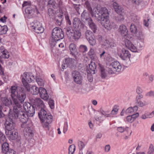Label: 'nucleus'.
Returning a JSON list of instances; mask_svg holds the SVG:
<instances>
[{
  "label": "nucleus",
  "mask_w": 154,
  "mask_h": 154,
  "mask_svg": "<svg viewBox=\"0 0 154 154\" xmlns=\"http://www.w3.org/2000/svg\"><path fill=\"white\" fill-rule=\"evenodd\" d=\"M122 67L120 63L118 61H115L112 63L109 66L108 69L109 74H113L116 72H120Z\"/></svg>",
  "instance_id": "obj_7"
},
{
  "label": "nucleus",
  "mask_w": 154,
  "mask_h": 154,
  "mask_svg": "<svg viewBox=\"0 0 154 154\" xmlns=\"http://www.w3.org/2000/svg\"><path fill=\"white\" fill-rule=\"evenodd\" d=\"M72 75L74 82L77 84H81L82 81V77L79 72L77 71H73Z\"/></svg>",
  "instance_id": "obj_12"
},
{
  "label": "nucleus",
  "mask_w": 154,
  "mask_h": 154,
  "mask_svg": "<svg viewBox=\"0 0 154 154\" xmlns=\"http://www.w3.org/2000/svg\"><path fill=\"white\" fill-rule=\"evenodd\" d=\"M136 103L138 106L140 107H142L148 104L146 101H142L141 100L136 102Z\"/></svg>",
  "instance_id": "obj_46"
},
{
  "label": "nucleus",
  "mask_w": 154,
  "mask_h": 154,
  "mask_svg": "<svg viewBox=\"0 0 154 154\" xmlns=\"http://www.w3.org/2000/svg\"><path fill=\"white\" fill-rule=\"evenodd\" d=\"M94 118L97 121L100 122H102L103 120V116L100 115V114L95 115Z\"/></svg>",
  "instance_id": "obj_43"
},
{
  "label": "nucleus",
  "mask_w": 154,
  "mask_h": 154,
  "mask_svg": "<svg viewBox=\"0 0 154 154\" xmlns=\"http://www.w3.org/2000/svg\"><path fill=\"white\" fill-rule=\"evenodd\" d=\"M7 140L6 137L5 135L1 132H0V142H6Z\"/></svg>",
  "instance_id": "obj_50"
},
{
  "label": "nucleus",
  "mask_w": 154,
  "mask_h": 154,
  "mask_svg": "<svg viewBox=\"0 0 154 154\" xmlns=\"http://www.w3.org/2000/svg\"><path fill=\"white\" fill-rule=\"evenodd\" d=\"M105 45L107 46L108 47L112 48L114 47L115 44L111 42L110 40H106L104 41Z\"/></svg>",
  "instance_id": "obj_40"
},
{
  "label": "nucleus",
  "mask_w": 154,
  "mask_h": 154,
  "mask_svg": "<svg viewBox=\"0 0 154 154\" xmlns=\"http://www.w3.org/2000/svg\"><path fill=\"white\" fill-rule=\"evenodd\" d=\"M23 108L26 112L29 113V112H32L33 111L35 113V109L33 106L31 107L30 103L28 102H25L23 103Z\"/></svg>",
  "instance_id": "obj_18"
},
{
  "label": "nucleus",
  "mask_w": 154,
  "mask_h": 154,
  "mask_svg": "<svg viewBox=\"0 0 154 154\" xmlns=\"http://www.w3.org/2000/svg\"><path fill=\"white\" fill-rule=\"evenodd\" d=\"M136 36L138 39L142 42L144 38V36L141 31H139L136 34Z\"/></svg>",
  "instance_id": "obj_39"
},
{
  "label": "nucleus",
  "mask_w": 154,
  "mask_h": 154,
  "mask_svg": "<svg viewBox=\"0 0 154 154\" xmlns=\"http://www.w3.org/2000/svg\"><path fill=\"white\" fill-rule=\"evenodd\" d=\"M1 56L2 58L8 59L10 55L8 52L6 50L2 53Z\"/></svg>",
  "instance_id": "obj_44"
},
{
  "label": "nucleus",
  "mask_w": 154,
  "mask_h": 154,
  "mask_svg": "<svg viewBox=\"0 0 154 154\" xmlns=\"http://www.w3.org/2000/svg\"><path fill=\"white\" fill-rule=\"evenodd\" d=\"M69 49L70 52V54L74 56L75 57L79 56V54L77 52L76 45L74 44L71 43L69 45Z\"/></svg>",
  "instance_id": "obj_15"
},
{
  "label": "nucleus",
  "mask_w": 154,
  "mask_h": 154,
  "mask_svg": "<svg viewBox=\"0 0 154 154\" xmlns=\"http://www.w3.org/2000/svg\"><path fill=\"white\" fill-rule=\"evenodd\" d=\"M136 97V102L140 100V99L143 98V95L142 94H139Z\"/></svg>",
  "instance_id": "obj_63"
},
{
  "label": "nucleus",
  "mask_w": 154,
  "mask_h": 154,
  "mask_svg": "<svg viewBox=\"0 0 154 154\" xmlns=\"http://www.w3.org/2000/svg\"><path fill=\"white\" fill-rule=\"evenodd\" d=\"M85 6L88 9V10L90 12L91 15L92 13H94L95 11V10L96 9H98L96 8H94L93 11H92V9L91 6L90 5L87 1H85Z\"/></svg>",
  "instance_id": "obj_32"
},
{
  "label": "nucleus",
  "mask_w": 154,
  "mask_h": 154,
  "mask_svg": "<svg viewBox=\"0 0 154 154\" xmlns=\"http://www.w3.org/2000/svg\"><path fill=\"white\" fill-rule=\"evenodd\" d=\"M89 68L91 74H94L95 70L96 68V66L95 63L91 61L90 63L89 64Z\"/></svg>",
  "instance_id": "obj_25"
},
{
  "label": "nucleus",
  "mask_w": 154,
  "mask_h": 154,
  "mask_svg": "<svg viewBox=\"0 0 154 154\" xmlns=\"http://www.w3.org/2000/svg\"><path fill=\"white\" fill-rule=\"evenodd\" d=\"M78 146L80 150H82L85 147V145L84 143L81 141H79L77 143Z\"/></svg>",
  "instance_id": "obj_47"
},
{
  "label": "nucleus",
  "mask_w": 154,
  "mask_h": 154,
  "mask_svg": "<svg viewBox=\"0 0 154 154\" xmlns=\"http://www.w3.org/2000/svg\"><path fill=\"white\" fill-rule=\"evenodd\" d=\"M73 26L75 28H82L83 24L81 22L80 19L78 18H75L73 21Z\"/></svg>",
  "instance_id": "obj_16"
},
{
  "label": "nucleus",
  "mask_w": 154,
  "mask_h": 154,
  "mask_svg": "<svg viewBox=\"0 0 154 154\" xmlns=\"http://www.w3.org/2000/svg\"><path fill=\"white\" fill-rule=\"evenodd\" d=\"M31 27L34 30L35 32L38 33H42L44 31L42 24L37 21H35L31 23Z\"/></svg>",
  "instance_id": "obj_9"
},
{
  "label": "nucleus",
  "mask_w": 154,
  "mask_h": 154,
  "mask_svg": "<svg viewBox=\"0 0 154 154\" xmlns=\"http://www.w3.org/2000/svg\"><path fill=\"white\" fill-rule=\"evenodd\" d=\"M88 56L91 60H94L96 57V55L94 49L91 48L88 53Z\"/></svg>",
  "instance_id": "obj_29"
},
{
  "label": "nucleus",
  "mask_w": 154,
  "mask_h": 154,
  "mask_svg": "<svg viewBox=\"0 0 154 154\" xmlns=\"http://www.w3.org/2000/svg\"><path fill=\"white\" fill-rule=\"evenodd\" d=\"M41 121L42 122V125L43 128H46L48 130H49L50 127L49 124L51 122H48L44 121Z\"/></svg>",
  "instance_id": "obj_45"
},
{
  "label": "nucleus",
  "mask_w": 154,
  "mask_h": 154,
  "mask_svg": "<svg viewBox=\"0 0 154 154\" xmlns=\"http://www.w3.org/2000/svg\"><path fill=\"white\" fill-rule=\"evenodd\" d=\"M79 48L80 51L83 52L87 51H88L87 48L85 45H81Z\"/></svg>",
  "instance_id": "obj_54"
},
{
  "label": "nucleus",
  "mask_w": 154,
  "mask_h": 154,
  "mask_svg": "<svg viewBox=\"0 0 154 154\" xmlns=\"http://www.w3.org/2000/svg\"><path fill=\"white\" fill-rule=\"evenodd\" d=\"M48 104L51 109L54 108V102L53 100L50 99L48 101Z\"/></svg>",
  "instance_id": "obj_55"
},
{
  "label": "nucleus",
  "mask_w": 154,
  "mask_h": 154,
  "mask_svg": "<svg viewBox=\"0 0 154 154\" xmlns=\"http://www.w3.org/2000/svg\"><path fill=\"white\" fill-rule=\"evenodd\" d=\"M2 151L4 153H5L10 149H9V146L8 144L5 142L2 145Z\"/></svg>",
  "instance_id": "obj_30"
},
{
  "label": "nucleus",
  "mask_w": 154,
  "mask_h": 154,
  "mask_svg": "<svg viewBox=\"0 0 154 154\" xmlns=\"http://www.w3.org/2000/svg\"><path fill=\"white\" fill-rule=\"evenodd\" d=\"M88 23L90 28L91 29L94 33H95L97 29V26L93 22L92 19L88 21Z\"/></svg>",
  "instance_id": "obj_28"
},
{
  "label": "nucleus",
  "mask_w": 154,
  "mask_h": 154,
  "mask_svg": "<svg viewBox=\"0 0 154 154\" xmlns=\"http://www.w3.org/2000/svg\"><path fill=\"white\" fill-rule=\"evenodd\" d=\"M145 96L146 97H154V91H150L147 93L146 94Z\"/></svg>",
  "instance_id": "obj_59"
},
{
  "label": "nucleus",
  "mask_w": 154,
  "mask_h": 154,
  "mask_svg": "<svg viewBox=\"0 0 154 154\" xmlns=\"http://www.w3.org/2000/svg\"><path fill=\"white\" fill-rule=\"evenodd\" d=\"M74 60V59L70 58H68L65 59L64 64L66 65L67 66L72 68L73 65Z\"/></svg>",
  "instance_id": "obj_21"
},
{
  "label": "nucleus",
  "mask_w": 154,
  "mask_h": 154,
  "mask_svg": "<svg viewBox=\"0 0 154 154\" xmlns=\"http://www.w3.org/2000/svg\"><path fill=\"white\" fill-rule=\"evenodd\" d=\"M12 96V97L14 102L13 105V112L12 113L10 112L9 115V119L8 120L14 121L19 118V112L21 110V108L22 107V104L24 102V97L21 95L17 96V98H16L15 95L14 94Z\"/></svg>",
  "instance_id": "obj_3"
},
{
  "label": "nucleus",
  "mask_w": 154,
  "mask_h": 154,
  "mask_svg": "<svg viewBox=\"0 0 154 154\" xmlns=\"http://www.w3.org/2000/svg\"><path fill=\"white\" fill-rule=\"evenodd\" d=\"M154 151V149L153 148V146L151 144L150 145L148 153V154H151Z\"/></svg>",
  "instance_id": "obj_60"
},
{
  "label": "nucleus",
  "mask_w": 154,
  "mask_h": 154,
  "mask_svg": "<svg viewBox=\"0 0 154 154\" xmlns=\"http://www.w3.org/2000/svg\"><path fill=\"white\" fill-rule=\"evenodd\" d=\"M34 105L37 107L41 108L42 109L45 107V105L43 101L40 98H37L35 99L34 100Z\"/></svg>",
  "instance_id": "obj_17"
},
{
  "label": "nucleus",
  "mask_w": 154,
  "mask_h": 154,
  "mask_svg": "<svg viewBox=\"0 0 154 154\" xmlns=\"http://www.w3.org/2000/svg\"><path fill=\"white\" fill-rule=\"evenodd\" d=\"M75 149V146L74 145H70L69 148V154H73Z\"/></svg>",
  "instance_id": "obj_52"
},
{
  "label": "nucleus",
  "mask_w": 154,
  "mask_h": 154,
  "mask_svg": "<svg viewBox=\"0 0 154 154\" xmlns=\"http://www.w3.org/2000/svg\"><path fill=\"white\" fill-rule=\"evenodd\" d=\"M48 13L49 16L51 17L54 16L55 11L53 10L52 8H49L48 10Z\"/></svg>",
  "instance_id": "obj_53"
},
{
  "label": "nucleus",
  "mask_w": 154,
  "mask_h": 154,
  "mask_svg": "<svg viewBox=\"0 0 154 154\" xmlns=\"http://www.w3.org/2000/svg\"><path fill=\"white\" fill-rule=\"evenodd\" d=\"M35 11V10L30 6L27 7L25 10L26 13L29 15V18L32 17Z\"/></svg>",
  "instance_id": "obj_23"
},
{
  "label": "nucleus",
  "mask_w": 154,
  "mask_h": 154,
  "mask_svg": "<svg viewBox=\"0 0 154 154\" xmlns=\"http://www.w3.org/2000/svg\"><path fill=\"white\" fill-rule=\"evenodd\" d=\"M124 42L125 46L128 49L132 44L131 41H129L128 39H125L124 40Z\"/></svg>",
  "instance_id": "obj_51"
},
{
  "label": "nucleus",
  "mask_w": 154,
  "mask_h": 154,
  "mask_svg": "<svg viewBox=\"0 0 154 154\" xmlns=\"http://www.w3.org/2000/svg\"><path fill=\"white\" fill-rule=\"evenodd\" d=\"M46 116L44 118L43 121L48 122H52L53 120L52 116L50 113H48Z\"/></svg>",
  "instance_id": "obj_38"
},
{
  "label": "nucleus",
  "mask_w": 154,
  "mask_h": 154,
  "mask_svg": "<svg viewBox=\"0 0 154 154\" xmlns=\"http://www.w3.org/2000/svg\"><path fill=\"white\" fill-rule=\"evenodd\" d=\"M22 82H31L34 80L35 77L33 75L30 73L24 72L21 76Z\"/></svg>",
  "instance_id": "obj_10"
},
{
  "label": "nucleus",
  "mask_w": 154,
  "mask_h": 154,
  "mask_svg": "<svg viewBox=\"0 0 154 154\" xmlns=\"http://www.w3.org/2000/svg\"><path fill=\"white\" fill-rule=\"evenodd\" d=\"M93 32L89 30H87L85 32V37L87 40L90 39L94 36Z\"/></svg>",
  "instance_id": "obj_37"
},
{
  "label": "nucleus",
  "mask_w": 154,
  "mask_h": 154,
  "mask_svg": "<svg viewBox=\"0 0 154 154\" xmlns=\"http://www.w3.org/2000/svg\"><path fill=\"white\" fill-rule=\"evenodd\" d=\"M138 110V107L137 106H134L133 108L129 107L126 110V113H131L137 111Z\"/></svg>",
  "instance_id": "obj_34"
},
{
  "label": "nucleus",
  "mask_w": 154,
  "mask_h": 154,
  "mask_svg": "<svg viewBox=\"0 0 154 154\" xmlns=\"http://www.w3.org/2000/svg\"><path fill=\"white\" fill-rule=\"evenodd\" d=\"M74 31L71 27H68L66 29V34L68 37H72Z\"/></svg>",
  "instance_id": "obj_33"
},
{
  "label": "nucleus",
  "mask_w": 154,
  "mask_h": 154,
  "mask_svg": "<svg viewBox=\"0 0 154 154\" xmlns=\"http://www.w3.org/2000/svg\"><path fill=\"white\" fill-rule=\"evenodd\" d=\"M81 35V33L79 31L75 30L74 32L72 37L75 40H76L80 38Z\"/></svg>",
  "instance_id": "obj_27"
},
{
  "label": "nucleus",
  "mask_w": 154,
  "mask_h": 154,
  "mask_svg": "<svg viewBox=\"0 0 154 154\" xmlns=\"http://www.w3.org/2000/svg\"><path fill=\"white\" fill-rule=\"evenodd\" d=\"M8 30V28L7 26H2L0 25V35L5 34Z\"/></svg>",
  "instance_id": "obj_35"
},
{
  "label": "nucleus",
  "mask_w": 154,
  "mask_h": 154,
  "mask_svg": "<svg viewBox=\"0 0 154 154\" xmlns=\"http://www.w3.org/2000/svg\"><path fill=\"white\" fill-rule=\"evenodd\" d=\"M65 19L66 21V23L67 24L69 25H71V22L69 19V16L67 14H65Z\"/></svg>",
  "instance_id": "obj_62"
},
{
  "label": "nucleus",
  "mask_w": 154,
  "mask_h": 154,
  "mask_svg": "<svg viewBox=\"0 0 154 154\" xmlns=\"http://www.w3.org/2000/svg\"><path fill=\"white\" fill-rule=\"evenodd\" d=\"M64 37L63 32L60 28H54L52 30V37L50 42L51 45L54 46L56 45V42L62 39Z\"/></svg>",
  "instance_id": "obj_4"
},
{
  "label": "nucleus",
  "mask_w": 154,
  "mask_h": 154,
  "mask_svg": "<svg viewBox=\"0 0 154 154\" xmlns=\"http://www.w3.org/2000/svg\"><path fill=\"white\" fill-rule=\"evenodd\" d=\"M126 119L127 122L130 123H132L134 121L131 116H127Z\"/></svg>",
  "instance_id": "obj_61"
},
{
  "label": "nucleus",
  "mask_w": 154,
  "mask_h": 154,
  "mask_svg": "<svg viewBox=\"0 0 154 154\" xmlns=\"http://www.w3.org/2000/svg\"><path fill=\"white\" fill-rule=\"evenodd\" d=\"M56 45L54 46L51 45L52 48H53L55 47L56 48H62L63 47L64 45L63 43H60L57 42H56Z\"/></svg>",
  "instance_id": "obj_48"
},
{
  "label": "nucleus",
  "mask_w": 154,
  "mask_h": 154,
  "mask_svg": "<svg viewBox=\"0 0 154 154\" xmlns=\"http://www.w3.org/2000/svg\"><path fill=\"white\" fill-rule=\"evenodd\" d=\"M91 15L94 17L97 21H100L102 26L106 29L110 30L115 27V23L110 22L109 20V14L108 11L105 7L101 8L100 9H96Z\"/></svg>",
  "instance_id": "obj_1"
},
{
  "label": "nucleus",
  "mask_w": 154,
  "mask_h": 154,
  "mask_svg": "<svg viewBox=\"0 0 154 154\" xmlns=\"http://www.w3.org/2000/svg\"><path fill=\"white\" fill-rule=\"evenodd\" d=\"M48 114L44 108L41 109L38 113L39 118L41 121H43L44 118Z\"/></svg>",
  "instance_id": "obj_22"
},
{
  "label": "nucleus",
  "mask_w": 154,
  "mask_h": 154,
  "mask_svg": "<svg viewBox=\"0 0 154 154\" xmlns=\"http://www.w3.org/2000/svg\"><path fill=\"white\" fill-rule=\"evenodd\" d=\"M113 6L115 11L117 13H119L121 11V8L119 5L116 2L113 3Z\"/></svg>",
  "instance_id": "obj_36"
},
{
  "label": "nucleus",
  "mask_w": 154,
  "mask_h": 154,
  "mask_svg": "<svg viewBox=\"0 0 154 154\" xmlns=\"http://www.w3.org/2000/svg\"><path fill=\"white\" fill-rule=\"evenodd\" d=\"M8 138L11 140H15L17 139L18 133L16 130L5 133Z\"/></svg>",
  "instance_id": "obj_13"
},
{
  "label": "nucleus",
  "mask_w": 154,
  "mask_h": 154,
  "mask_svg": "<svg viewBox=\"0 0 154 154\" xmlns=\"http://www.w3.org/2000/svg\"><path fill=\"white\" fill-rule=\"evenodd\" d=\"M21 89H20L18 88V86L16 84L11 86L9 89V92L11 99L10 98L6 97L1 98V100L3 105L8 107L12 105L13 106L14 102L11 95H14V94L15 95V98H17V97H18L17 96L20 97L19 95L20 96L21 95L24 97V101L26 97V94L23 91V89L21 88Z\"/></svg>",
  "instance_id": "obj_2"
},
{
  "label": "nucleus",
  "mask_w": 154,
  "mask_h": 154,
  "mask_svg": "<svg viewBox=\"0 0 154 154\" xmlns=\"http://www.w3.org/2000/svg\"><path fill=\"white\" fill-rule=\"evenodd\" d=\"M130 30L131 32L133 33H136L137 32V29L136 26L134 24H131L130 26Z\"/></svg>",
  "instance_id": "obj_42"
},
{
  "label": "nucleus",
  "mask_w": 154,
  "mask_h": 154,
  "mask_svg": "<svg viewBox=\"0 0 154 154\" xmlns=\"http://www.w3.org/2000/svg\"><path fill=\"white\" fill-rule=\"evenodd\" d=\"M22 83L24 88L28 91H30V86L29 84L27 82H22Z\"/></svg>",
  "instance_id": "obj_49"
},
{
  "label": "nucleus",
  "mask_w": 154,
  "mask_h": 154,
  "mask_svg": "<svg viewBox=\"0 0 154 154\" xmlns=\"http://www.w3.org/2000/svg\"><path fill=\"white\" fill-rule=\"evenodd\" d=\"M15 152L14 150L10 149L5 154H15Z\"/></svg>",
  "instance_id": "obj_64"
},
{
  "label": "nucleus",
  "mask_w": 154,
  "mask_h": 154,
  "mask_svg": "<svg viewBox=\"0 0 154 154\" xmlns=\"http://www.w3.org/2000/svg\"><path fill=\"white\" fill-rule=\"evenodd\" d=\"M81 18L83 21L85 20L88 22L92 19L90 17L89 14L86 10H84L82 14Z\"/></svg>",
  "instance_id": "obj_19"
},
{
  "label": "nucleus",
  "mask_w": 154,
  "mask_h": 154,
  "mask_svg": "<svg viewBox=\"0 0 154 154\" xmlns=\"http://www.w3.org/2000/svg\"><path fill=\"white\" fill-rule=\"evenodd\" d=\"M32 126L31 122H29L27 124H22L21 127L24 128L23 134L26 139H28L29 137L32 136V132L31 128Z\"/></svg>",
  "instance_id": "obj_8"
},
{
  "label": "nucleus",
  "mask_w": 154,
  "mask_h": 154,
  "mask_svg": "<svg viewBox=\"0 0 154 154\" xmlns=\"http://www.w3.org/2000/svg\"><path fill=\"white\" fill-rule=\"evenodd\" d=\"M19 118L20 120L22 122V124H27L29 122L31 121L29 119V117L32 116L34 114V112H29V113L25 112L24 111L21 110L19 112Z\"/></svg>",
  "instance_id": "obj_5"
},
{
  "label": "nucleus",
  "mask_w": 154,
  "mask_h": 154,
  "mask_svg": "<svg viewBox=\"0 0 154 154\" xmlns=\"http://www.w3.org/2000/svg\"><path fill=\"white\" fill-rule=\"evenodd\" d=\"M117 53L120 57L123 60L130 61L131 55L129 51L123 48L118 47Z\"/></svg>",
  "instance_id": "obj_6"
},
{
  "label": "nucleus",
  "mask_w": 154,
  "mask_h": 154,
  "mask_svg": "<svg viewBox=\"0 0 154 154\" xmlns=\"http://www.w3.org/2000/svg\"><path fill=\"white\" fill-rule=\"evenodd\" d=\"M39 93L40 94V97L42 99L46 101L48 100L49 96L45 89L42 87H40Z\"/></svg>",
  "instance_id": "obj_14"
},
{
  "label": "nucleus",
  "mask_w": 154,
  "mask_h": 154,
  "mask_svg": "<svg viewBox=\"0 0 154 154\" xmlns=\"http://www.w3.org/2000/svg\"><path fill=\"white\" fill-rule=\"evenodd\" d=\"M118 110V109L116 106H114L113 109L111 112V114L112 115H116L117 114Z\"/></svg>",
  "instance_id": "obj_57"
},
{
  "label": "nucleus",
  "mask_w": 154,
  "mask_h": 154,
  "mask_svg": "<svg viewBox=\"0 0 154 154\" xmlns=\"http://www.w3.org/2000/svg\"><path fill=\"white\" fill-rule=\"evenodd\" d=\"M88 41L90 44L92 46L95 45L96 42V40L94 35Z\"/></svg>",
  "instance_id": "obj_41"
},
{
  "label": "nucleus",
  "mask_w": 154,
  "mask_h": 154,
  "mask_svg": "<svg viewBox=\"0 0 154 154\" xmlns=\"http://www.w3.org/2000/svg\"><path fill=\"white\" fill-rule=\"evenodd\" d=\"M100 69V71L101 76L103 79H104L106 76V74L103 66L100 64H99Z\"/></svg>",
  "instance_id": "obj_26"
},
{
  "label": "nucleus",
  "mask_w": 154,
  "mask_h": 154,
  "mask_svg": "<svg viewBox=\"0 0 154 154\" xmlns=\"http://www.w3.org/2000/svg\"><path fill=\"white\" fill-rule=\"evenodd\" d=\"M128 128V127H126V128H124L122 127H118L117 130L119 132L122 133L125 131L126 130V128Z\"/></svg>",
  "instance_id": "obj_56"
},
{
  "label": "nucleus",
  "mask_w": 154,
  "mask_h": 154,
  "mask_svg": "<svg viewBox=\"0 0 154 154\" xmlns=\"http://www.w3.org/2000/svg\"><path fill=\"white\" fill-rule=\"evenodd\" d=\"M35 80L38 85L43 86L44 85L45 81L39 75L36 76Z\"/></svg>",
  "instance_id": "obj_24"
},
{
  "label": "nucleus",
  "mask_w": 154,
  "mask_h": 154,
  "mask_svg": "<svg viewBox=\"0 0 154 154\" xmlns=\"http://www.w3.org/2000/svg\"><path fill=\"white\" fill-rule=\"evenodd\" d=\"M119 32L122 35H125L128 33V30L126 26L122 24L120 26L119 29Z\"/></svg>",
  "instance_id": "obj_20"
},
{
  "label": "nucleus",
  "mask_w": 154,
  "mask_h": 154,
  "mask_svg": "<svg viewBox=\"0 0 154 154\" xmlns=\"http://www.w3.org/2000/svg\"><path fill=\"white\" fill-rule=\"evenodd\" d=\"M30 88L31 92L33 94L37 95L39 92L40 88H39L36 86L33 85Z\"/></svg>",
  "instance_id": "obj_31"
},
{
  "label": "nucleus",
  "mask_w": 154,
  "mask_h": 154,
  "mask_svg": "<svg viewBox=\"0 0 154 154\" xmlns=\"http://www.w3.org/2000/svg\"><path fill=\"white\" fill-rule=\"evenodd\" d=\"M15 126L14 121L7 120L5 124V133L15 130Z\"/></svg>",
  "instance_id": "obj_11"
},
{
  "label": "nucleus",
  "mask_w": 154,
  "mask_h": 154,
  "mask_svg": "<svg viewBox=\"0 0 154 154\" xmlns=\"http://www.w3.org/2000/svg\"><path fill=\"white\" fill-rule=\"evenodd\" d=\"M129 49L133 52H136L137 51V48L133 44L130 47Z\"/></svg>",
  "instance_id": "obj_58"
}]
</instances>
